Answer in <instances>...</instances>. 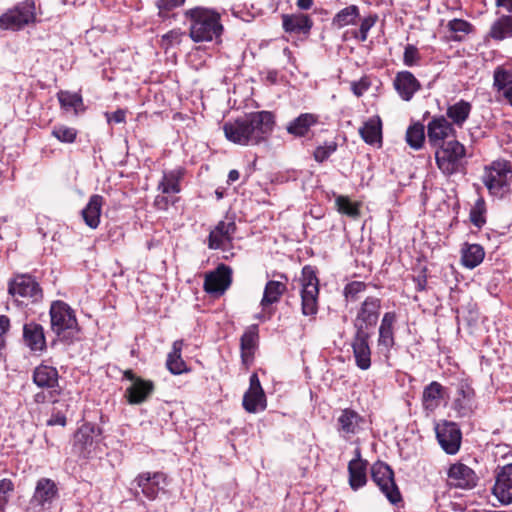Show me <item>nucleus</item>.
Returning <instances> with one entry per match:
<instances>
[{"label": "nucleus", "mask_w": 512, "mask_h": 512, "mask_svg": "<svg viewBox=\"0 0 512 512\" xmlns=\"http://www.w3.org/2000/svg\"><path fill=\"white\" fill-rule=\"evenodd\" d=\"M275 126V115L270 111H255L227 121L223 125L226 139L242 146H255L266 142Z\"/></svg>", "instance_id": "1"}, {"label": "nucleus", "mask_w": 512, "mask_h": 512, "mask_svg": "<svg viewBox=\"0 0 512 512\" xmlns=\"http://www.w3.org/2000/svg\"><path fill=\"white\" fill-rule=\"evenodd\" d=\"M275 126V115L270 111H255L227 121L223 125L226 139L242 146H255L266 142Z\"/></svg>", "instance_id": "2"}, {"label": "nucleus", "mask_w": 512, "mask_h": 512, "mask_svg": "<svg viewBox=\"0 0 512 512\" xmlns=\"http://www.w3.org/2000/svg\"><path fill=\"white\" fill-rule=\"evenodd\" d=\"M275 126V115L270 111H255L227 121L223 125L226 139L242 146H255L266 142Z\"/></svg>", "instance_id": "3"}, {"label": "nucleus", "mask_w": 512, "mask_h": 512, "mask_svg": "<svg viewBox=\"0 0 512 512\" xmlns=\"http://www.w3.org/2000/svg\"><path fill=\"white\" fill-rule=\"evenodd\" d=\"M189 21V37L195 43L220 41L224 27L220 14L212 9L195 7L184 12Z\"/></svg>", "instance_id": "4"}, {"label": "nucleus", "mask_w": 512, "mask_h": 512, "mask_svg": "<svg viewBox=\"0 0 512 512\" xmlns=\"http://www.w3.org/2000/svg\"><path fill=\"white\" fill-rule=\"evenodd\" d=\"M50 328L60 342L73 344L80 340L81 328L75 311L64 301H53L49 309Z\"/></svg>", "instance_id": "5"}, {"label": "nucleus", "mask_w": 512, "mask_h": 512, "mask_svg": "<svg viewBox=\"0 0 512 512\" xmlns=\"http://www.w3.org/2000/svg\"><path fill=\"white\" fill-rule=\"evenodd\" d=\"M466 149L458 140H450L436 148L435 160L438 169L451 176L466 171Z\"/></svg>", "instance_id": "6"}, {"label": "nucleus", "mask_w": 512, "mask_h": 512, "mask_svg": "<svg viewBox=\"0 0 512 512\" xmlns=\"http://www.w3.org/2000/svg\"><path fill=\"white\" fill-rule=\"evenodd\" d=\"M301 290V311L304 316L315 317L318 313L319 279L316 268L305 265L299 279Z\"/></svg>", "instance_id": "7"}, {"label": "nucleus", "mask_w": 512, "mask_h": 512, "mask_svg": "<svg viewBox=\"0 0 512 512\" xmlns=\"http://www.w3.org/2000/svg\"><path fill=\"white\" fill-rule=\"evenodd\" d=\"M382 300L377 296H367L357 307L353 328L356 333H371L380 317Z\"/></svg>", "instance_id": "8"}, {"label": "nucleus", "mask_w": 512, "mask_h": 512, "mask_svg": "<svg viewBox=\"0 0 512 512\" xmlns=\"http://www.w3.org/2000/svg\"><path fill=\"white\" fill-rule=\"evenodd\" d=\"M35 1L24 0L0 16V29L18 31L36 19Z\"/></svg>", "instance_id": "9"}, {"label": "nucleus", "mask_w": 512, "mask_h": 512, "mask_svg": "<svg viewBox=\"0 0 512 512\" xmlns=\"http://www.w3.org/2000/svg\"><path fill=\"white\" fill-rule=\"evenodd\" d=\"M371 478L391 504L397 505L402 502L401 493L394 480V472L387 463L375 462L371 466Z\"/></svg>", "instance_id": "10"}, {"label": "nucleus", "mask_w": 512, "mask_h": 512, "mask_svg": "<svg viewBox=\"0 0 512 512\" xmlns=\"http://www.w3.org/2000/svg\"><path fill=\"white\" fill-rule=\"evenodd\" d=\"M511 165L508 162H493L486 168L483 183L491 195L502 197L509 190Z\"/></svg>", "instance_id": "11"}, {"label": "nucleus", "mask_w": 512, "mask_h": 512, "mask_svg": "<svg viewBox=\"0 0 512 512\" xmlns=\"http://www.w3.org/2000/svg\"><path fill=\"white\" fill-rule=\"evenodd\" d=\"M102 434V428L93 423L86 422L74 434L72 451L79 458L88 459L96 449L97 442L94 437Z\"/></svg>", "instance_id": "12"}, {"label": "nucleus", "mask_w": 512, "mask_h": 512, "mask_svg": "<svg viewBox=\"0 0 512 512\" xmlns=\"http://www.w3.org/2000/svg\"><path fill=\"white\" fill-rule=\"evenodd\" d=\"M398 317L395 311L385 312L380 321L377 338V351L385 361H389L391 350L395 346V326Z\"/></svg>", "instance_id": "13"}, {"label": "nucleus", "mask_w": 512, "mask_h": 512, "mask_svg": "<svg viewBox=\"0 0 512 512\" xmlns=\"http://www.w3.org/2000/svg\"><path fill=\"white\" fill-rule=\"evenodd\" d=\"M8 292L13 297H19L36 303L42 300L43 292L36 279L30 275H17L9 282Z\"/></svg>", "instance_id": "14"}, {"label": "nucleus", "mask_w": 512, "mask_h": 512, "mask_svg": "<svg viewBox=\"0 0 512 512\" xmlns=\"http://www.w3.org/2000/svg\"><path fill=\"white\" fill-rule=\"evenodd\" d=\"M435 432L437 441L446 454L458 453L462 442V432L458 424L444 421L442 424L436 425Z\"/></svg>", "instance_id": "15"}, {"label": "nucleus", "mask_w": 512, "mask_h": 512, "mask_svg": "<svg viewBox=\"0 0 512 512\" xmlns=\"http://www.w3.org/2000/svg\"><path fill=\"white\" fill-rule=\"evenodd\" d=\"M231 282L232 269L222 263L205 275L203 289L208 294L221 295L229 288Z\"/></svg>", "instance_id": "16"}, {"label": "nucleus", "mask_w": 512, "mask_h": 512, "mask_svg": "<svg viewBox=\"0 0 512 512\" xmlns=\"http://www.w3.org/2000/svg\"><path fill=\"white\" fill-rule=\"evenodd\" d=\"M477 482L475 471L463 463H454L447 471V483L450 487L469 490L474 488Z\"/></svg>", "instance_id": "17"}, {"label": "nucleus", "mask_w": 512, "mask_h": 512, "mask_svg": "<svg viewBox=\"0 0 512 512\" xmlns=\"http://www.w3.org/2000/svg\"><path fill=\"white\" fill-rule=\"evenodd\" d=\"M492 492L503 505L512 503V463L496 468Z\"/></svg>", "instance_id": "18"}, {"label": "nucleus", "mask_w": 512, "mask_h": 512, "mask_svg": "<svg viewBox=\"0 0 512 512\" xmlns=\"http://www.w3.org/2000/svg\"><path fill=\"white\" fill-rule=\"evenodd\" d=\"M236 230L237 226L233 219L219 221L209 233L208 248L212 250L224 249L232 243Z\"/></svg>", "instance_id": "19"}, {"label": "nucleus", "mask_w": 512, "mask_h": 512, "mask_svg": "<svg viewBox=\"0 0 512 512\" xmlns=\"http://www.w3.org/2000/svg\"><path fill=\"white\" fill-rule=\"evenodd\" d=\"M455 133L453 124L443 115L434 116L427 124V138L429 144L434 147H440L445 144L449 136Z\"/></svg>", "instance_id": "20"}, {"label": "nucleus", "mask_w": 512, "mask_h": 512, "mask_svg": "<svg viewBox=\"0 0 512 512\" xmlns=\"http://www.w3.org/2000/svg\"><path fill=\"white\" fill-rule=\"evenodd\" d=\"M166 480L167 476L163 472H142L136 476L134 483L148 500L153 501L162 489L161 484L166 485Z\"/></svg>", "instance_id": "21"}, {"label": "nucleus", "mask_w": 512, "mask_h": 512, "mask_svg": "<svg viewBox=\"0 0 512 512\" xmlns=\"http://www.w3.org/2000/svg\"><path fill=\"white\" fill-rule=\"evenodd\" d=\"M370 338L371 333L354 332L351 340L355 364L361 370H368L371 367Z\"/></svg>", "instance_id": "22"}, {"label": "nucleus", "mask_w": 512, "mask_h": 512, "mask_svg": "<svg viewBox=\"0 0 512 512\" xmlns=\"http://www.w3.org/2000/svg\"><path fill=\"white\" fill-rule=\"evenodd\" d=\"M22 339L24 345L33 353H43L47 349L43 326L35 321L23 325Z\"/></svg>", "instance_id": "23"}, {"label": "nucleus", "mask_w": 512, "mask_h": 512, "mask_svg": "<svg viewBox=\"0 0 512 512\" xmlns=\"http://www.w3.org/2000/svg\"><path fill=\"white\" fill-rule=\"evenodd\" d=\"M393 87L403 101H410L422 88L420 81L408 70L396 73Z\"/></svg>", "instance_id": "24"}, {"label": "nucleus", "mask_w": 512, "mask_h": 512, "mask_svg": "<svg viewBox=\"0 0 512 512\" xmlns=\"http://www.w3.org/2000/svg\"><path fill=\"white\" fill-rule=\"evenodd\" d=\"M363 421V417L357 411L345 408L341 410L336 420V430L342 438L348 440L360 431Z\"/></svg>", "instance_id": "25"}, {"label": "nucleus", "mask_w": 512, "mask_h": 512, "mask_svg": "<svg viewBox=\"0 0 512 512\" xmlns=\"http://www.w3.org/2000/svg\"><path fill=\"white\" fill-rule=\"evenodd\" d=\"M32 380L39 388L62 393V388L59 385V373L55 367L45 364L38 365L33 370Z\"/></svg>", "instance_id": "26"}, {"label": "nucleus", "mask_w": 512, "mask_h": 512, "mask_svg": "<svg viewBox=\"0 0 512 512\" xmlns=\"http://www.w3.org/2000/svg\"><path fill=\"white\" fill-rule=\"evenodd\" d=\"M58 496V487L50 478H40L32 496V502L41 509H47Z\"/></svg>", "instance_id": "27"}, {"label": "nucleus", "mask_w": 512, "mask_h": 512, "mask_svg": "<svg viewBox=\"0 0 512 512\" xmlns=\"http://www.w3.org/2000/svg\"><path fill=\"white\" fill-rule=\"evenodd\" d=\"M355 457L348 463L349 485L356 491L367 483V465L366 460L361 459V450L355 449Z\"/></svg>", "instance_id": "28"}, {"label": "nucleus", "mask_w": 512, "mask_h": 512, "mask_svg": "<svg viewBox=\"0 0 512 512\" xmlns=\"http://www.w3.org/2000/svg\"><path fill=\"white\" fill-rule=\"evenodd\" d=\"M154 389L155 386L151 380L141 378L126 388L124 396L129 404L139 405L150 398Z\"/></svg>", "instance_id": "29"}, {"label": "nucleus", "mask_w": 512, "mask_h": 512, "mask_svg": "<svg viewBox=\"0 0 512 512\" xmlns=\"http://www.w3.org/2000/svg\"><path fill=\"white\" fill-rule=\"evenodd\" d=\"M313 26L310 16L302 13L283 14L282 27L286 33L308 34Z\"/></svg>", "instance_id": "30"}, {"label": "nucleus", "mask_w": 512, "mask_h": 512, "mask_svg": "<svg viewBox=\"0 0 512 512\" xmlns=\"http://www.w3.org/2000/svg\"><path fill=\"white\" fill-rule=\"evenodd\" d=\"M318 123V115L314 113H301L287 124L286 131L294 137H305L309 134L310 129Z\"/></svg>", "instance_id": "31"}, {"label": "nucleus", "mask_w": 512, "mask_h": 512, "mask_svg": "<svg viewBox=\"0 0 512 512\" xmlns=\"http://www.w3.org/2000/svg\"><path fill=\"white\" fill-rule=\"evenodd\" d=\"M281 280H270L266 283L260 305L265 308L280 301L287 290L288 277L280 274Z\"/></svg>", "instance_id": "32"}, {"label": "nucleus", "mask_w": 512, "mask_h": 512, "mask_svg": "<svg viewBox=\"0 0 512 512\" xmlns=\"http://www.w3.org/2000/svg\"><path fill=\"white\" fill-rule=\"evenodd\" d=\"M103 204V196L99 194H93L90 196L86 206L82 209V218L89 228L96 229L99 226Z\"/></svg>", "instance_id": "33"}, {"label": "nucleus", "mask_w": 512, "mask_h": 512, "mask_svg": "<svg viewBox=\"0 0 512 512\" xmlns=\"http://www.w3.org/2000/svg\"><path fill=\"white\" fill-rule=\"evenodd\" d=\"M461 264L467 269L479 266L485 258V250L480 244L463 243L461 246Z\"/></svg>", "instance_id": "34"}, {"label": "nucleus", "mask_w": 512, "mask_h": 512, "mask_svg": "<svg viewBox=\"0 0 512 512\" xmlns=\"http://www.w3.org/2000/svg\"><path fill=\"white\" fill-rule=\"evenodd\" d=\"M183 340H176L173 342L172 351L168 354L166 360V367L170 373L180 375L189 371L187 364L182 359Z\"/></svg>", "instance_id": "35"}, {"label": "nucleus", "mask_w": 512, "mask_h": 512, "mask_svg": "<svg viewBox=\"0 0 512 512\" xmlns=\"http://www.w3.org/2000/svg\"><path fill=\"white\" fill-rule=\"evenodd\" d=\"M488 37L495 41H503L512 37V14L499 16L492 24Z\"/></svg>", "instance_id": "36"}, {"label": "nucleus", "mask_w": 512, "mask_h": 512, "mask_svg": "<svg viewBox=\"0 0 512 512\" xmlns=\"http://www.w3.org/2000/svg\"><path fill=\"white\" fill-rule=\"evenodd\" d=\"M359 134L365 143L374 145L382 141V123L379 117L369 118L362 127Z\"/></svg>", "instance_id": "37"}, {"label": "nucleus", "mask_w": 512, "mask_h": 512, "mask_svg": "<svg viewBox=\"0 0 512 512\" xmlns=\"http://www.w3.org/2000/svg\"><path fill=\"white\" fill-rule=\"evenodd\" d=\"M257 341L258 327L252 325L243 333L240 339L241 358L244 363L253 358Z\"/></svg>", "instance_id": "38"}, {"label": "nucleus", "mask_w": 512, "mask_h": 512, "mask_svg": "<svg viewBox=\"0 0 512 512\" xmlns=\"http://www.w3.org/2000/svg\"><path fill=\"white\" fill-rule=\"evenodd\" d=\"M443 390V386L437 381H432L424 388L422 393V404L425 410L433 411L440 405V401L443 397Z\"/></svg>", "instance_id": "39"}, {"label": "nucleus", "mask_w": 512, "mask_h": 512, "mask_svg": "<svg viewBox=\"0 0 512 512\" xmlns=\"http://www.w3.org/2000/svg\"><path fill=\"white\" fill-rule=\"evenodd\" d=\"M60 107L65 111L73 110L74 115L85 110L83 98L80 93L61 90L57 93Z\"/></svg>", "instance_id": "40"}, {"label": "nucleus", "mask_w": 512, "mask_h": 512, "mask_svg": "<svg viewBox=\"0 0 512 512\" xmlns=\"http://www.w3.org/2000/svg\"><path fill=\"white\" fill-rule=\"evenodd\" d=\"M183 175L184 170L182 168L164 172L157 189L161 191L163 194L179 193L180 180L182 179Z\"/></svg>", "instance_id": "41"}, {"label": "nucleus", "mask_w": 512, "mask_h": 512, "mask_svg": "<svg viewBox=\"0 0 512 512\" xmlns=\"http://www.w3.org/2000/svg\"><path fill=\"white\" fill-rule=\"evenodd\" d=\"M472 110V105L463 99L447 108L446 114L453 124L461 127L468 119Z\"/></svg>", "instance_id": "42"}, {"label": "nucleus", "mask_w": 512, "mask_h": 512, "mask_svg": "<svg viewBox=\"0 0 512 512\" xmlns=\"http://www.w3.org/2000/svg\"><path fill=\"white\" fill-rule=\"evenodd\" d=\"M359 8L356 5H350L341 9L332 19L333 26L343 28L348 25H354L359 17Z\"/></svg>", "instance_id": "43"}, {"label": "nucleus", "mask_w": 512, "mask_h": 512, "mask_svg": "<svg viewBox=\"0 0 512 512\" xmlns=\"http://www.w3.org/2000/svg\"><path fill=\"white\" fill-rule=\"evenodd\" d=\"M405 139L411 148L419 150L425 142V126L420 122L411 124L407 128Z\"/></svg>", "instance_id": "44"}, {"label": "nucleus", "mask_w": 512, "mask_h": 512, "mask_svg": "<svg viewBox=\"0 0 512 512\" xmlns=\"http://www.w3.org/2000/svg\"><path fill=\"white\" fill-rule=\"evenodd\" d=\"M266 396L264 392H245L243 407L249 413H256L266 408Z\"/></svg>", "instance_id": "45"}, {"label": "nucleus", "mask_w": 512, "mask_h": 512, "mask_svg": "<svg viewBox=\"0 0 512 512\" xmlns=\"http://www.w3.org/2000/svg\"><path fill=\"white\" fill-rule=\"evenodd\" d=\"M335 205L337 211L343 215H346L352 219H357L360 217V204L351 201L348 196L338 195L335 198Z\"/></svg>", "instance_id": "46"}, {"label": "nucleus", "mask_w": 512, "mask_h": 512, "mask_svg": "<svg viewBox=\"0 0 512 512\" xmlns=\"http://www.w3.org/2000/svg\"><path fill=\"white\" fill-rule=\"evenodd\" d=\"M368 284L363 281H351L344 286L343 296L346 303H355L366 292Z\"/></svg>", "instance_id": "47"}, {"label": "nucleus", "mask_w": 512, "mask_h": 512, "mask_svg": "<svg viewBox=\"0 0 512 512\" xmlns=\"http://www.w3.org/2000/svg\"><path fill=\"white\" fill-rule=\"evenodd\" d=\"M447 28L454 34L452 36V40L454 41L463 40L466 35L473 31V25L470 22L459 18L450 20L447 24Z\"/></svg>", "instance_id": "48"}, {"label": "nucleus", "mask_w": 512, "mask_h": 512, "mask_svg": "<svg viewBox=\"0 0 512 512\" xmlns=\"http://www.w3.org/2000/svg\"><path fill=\"white\" fill-rule=\"evenodd\" d=\"M51 135L61 143L71 144L76 141L78 131L73 127L57 124L53 126Z\"/></svg>", "instance_id": "49"}, {"label": "nucleus", "mask_w": 512, "mask_h": 512, "mask_svg": "<svg viewBox=\"0 0 512 512\" xmlns=\"http://www.w3.org/2000/svg\"><path fill=\"white\" fill-rule=\"evenodd\" d=\"M512 86V71L497 67L493 74V87L497 91H505Z\"/></svg>", "instance_id": "50"}, {"label": "nucleus", "mask_w": 512, "mask_h": 512, "mask_svg": "<svg viewBox=\"0 0 512 512\" xmlns=\"http://www.w3.org/2000/svg\"><path fill=\"white\" fill-rule=\"evenodd\" d=\"M485 213V201L483 198H479L476 200L475 204L473 205L469 213V219L471 223L479 229L482 228L486 223Z\"/></svg>", "instance_id": "51"}, {"label": "nucleus", "mask_w": 512, "mask_h": 512, "mask_svg": "<svg viewBox=\"0 0 512 512\" xmlns=\"http://www.w3.org/2000/svg\"><path fill=\"white\" fill-rule=\"evenodd\" d=\"M338 148V144L335 141L325 142L323 145L316 147L313 152V157L316 162L323 163L326 161L333 153L336 152Z\"/></svg>", "instance_id": "52"}, {"label": "nucleus", "mask_w": 512, "mask_h": 512, "mask_svg": "<svg viewBox=\"0 0 512 512\" xmlns=\"http://www.w3.org/2000/svg\"><path fill=\"white\" fill-rule=\"evenodd\" d=\"M184 3L185 0H157L158 16L162 19H167L170 11L181 7Z\"/></svg>", "instance_id": "53"}, {"label": "nucleus", "mask_w": 512, "mask_h": 512, "mask_svg": "<svg viewBox=\"0 0 512 512\" xmlns=\"http://www.w3.org/2000/svg\"><path fill=\"white\" fill-rule=\"evenodd\" d=\"M420 61L421 55L418 48L415 45L407 44L404 48L403 64L407 67H414L419 65Z\"/></svg>", "instance_id": "54"}, {"label": "nucleus", "mask_w": 512, "mask_h": 512, "mask_svg": "<svg viewBox=\"0 0 512 512\" xmlns=\"http://www.w3.org/2000/svg\"><path fill=\"white\" fill-rule=\"evenodd\" d=\"M377 21L378 15L376 13L369 14L367 17H364L361 20L359 32L356 37L362 42L366 41L370 29L376 24Z\"/></svg>", "instance_id": "55"}, {"label": "nucleus", "mask_w": 512, "mask_h": 512, "mask_svg": "<svg viewBox=\"0 0 512 512\" xmlns=\"http://www.w3.org/2000/svg\"><path fill=\"white\" fill-rule=\"evenodd\" d=\"M14 491V484L10 479L0 480V512H5L9 501V494Z\"/></svg>", "instance_id": "56"}, {"label": "nucleus", "mask_w": 512, "mask_h": 512, "mask_svg": "<svg viewBox=\"0 0 512 512\" xmlns=\"http://www.w3.org/2000/svg\"><path fill=\"white\" fill-rule=\"evenodd\" d=\"M183 35L184 32H182L180 29L170 30L162 36V45L165 47V49H168L175 44H180Z\"/></svg>", "instance_id": "57"}, {"label": "nucleus", "mask_w": 512, "mask_h": 512, "mask_svg": "<svg viewBox=\"0 0 512 512\" xmlns=\"http://www.w3.org/2000/svg\"><path fill=\"white\" fill-rule=\"evenodd\" d=\"M61 393H54L52 390H47V392L41 391L34 395L33 399L36 404H44L46 402H50L53 405H56L59 403L58 396H60Z\"/></svg>", "instance_id": "58"}, {"label": "nucleus", "mask_w": 512, "mask_h": 512, "mask_svg": "<svg viewBox=\"0 0 512 512\" xmlns=\"http://www.w3.org/2000/svg\"><path fill=\"white\" fill-rule=\"evenodd\" d=\"M47 426H66L67 418L63 411L58 410L56 406L53 407L51 416L46 422Z\"/></svg>", "instance_id": "59"}, {"label": "nucleus", "mask_w": 512, "mask_h": 512, "mask_svg": "<svg viewBox=\"0 0 512 512\" xmlns=\"http://www.w3.org/2000/svg\"><path fill=\"white\" fill-rule=\"evenodd\" d=\"M126 114L127 111L125 109L119 108L112 113L106 112L105 117L108 123L121 124L126 122Z\"/></svg>", "instance_id": "60"}, {"label": "nucleus", "mask_w": 512, "mask_h": 512, "mask_svg": "<svg viewBox=\"0 0 512 512\" xmlns=\"http://www.w3.org/2000/svg\"><path fill=\"white\" fill-rule=\"evenodd\" d=\"M370 87V83L366 79L354 81L351 83V90L357 97L362 96Z\"/></svg>", "instance_id": "61"}, {"label": "nucleus", "mask_w": 512, "mask_h": 512, "mask_svg": "<svg viewBox=\"0 0 512 512\" xmlns=\"http://www.w3.org/2000/svg\"><path fill=\"white\" fill-rule=\"evenodd\" d=\"M454 408L462 415L467 414L470 410V401L464 400L460 397L456 398L453 402Z\"/></svg>", "instance_id": "62"}, {"label": "nucleus", "mask_w": 512, "mask_h": 512, "mask_svg": "<svg viewBox=\"0 0 512 512\" xmlns=\"http://www.w3.org/2000/svg\"><path fill=\"white\" fill-rule=\"evenodd\" d=\"M264 392L261 386L259 377L256 373H253L249 379V389L246 392Z\"/></svg>", "instance_id": "63"}, {"label": "nucleus", "mask_w": 512, "mask_h": 512, "mask_svg": "<svg viewBox=\"0 0 512 512\" xmlns=\"http://www.w3.org/2000/svg\"><path fill=\"white\" fill-rule=\"evenodd\" d=\"M413 281L415 283V288L417 291H425L427 286V276L425 274V270L422 274L418 275L417 277L413 278Z\"/></svg>", "instance_id": "64"}]
</instances>
